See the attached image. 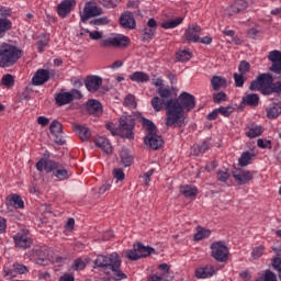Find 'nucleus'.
Here are the masks:
<instances>
[{
  "label": "nucleus",
  "instance_id": "f257e3e1",
  "mask_svg": "<svg viewBox=\"0 0 281 281\" xmlns=\"http://www.w3.org/2000/svg\"><path fill=\"white\" fill-rule=\"evenodd\" d=\"M154 87H158L156 95L151 99V106L156 113L164 111V108L167 111V124H180L181 117H183V108L179 103V99L172 98V90L170 88L164 87V79L157 78L151 80Z\"/></svg>",
  "mask_w": 281,
  "mask_h": 281
},
{
  "label": "nucleus",
  "instance_id": "f03ea898",
  "mask_svg": "<svg viewBox=\"0 0 281 281\" xmlns=\"http://www.w3.org/2000/svg\"><path fill=\"white\" fill-rule=\"evenodd\" d=\"M94 265L101 269H110L112 271V280L120 281L128 278L121 269L122 259L116 252L108 256H98V258L94 260Z\"/></svg>",
  "mask_w": 281,
  "mask_h": 281
},
{
  "label": "nucleus",
  "instance_id": "7ed1b4c3",
  "mask_svg": "<svg viewBox=\"0 0 281 281\" xmlns=\"http://www.w3.org/2000/svg\"><path fill=\"white\" fill-rule=\"evenodd\" d=\"M36 169L38 172H52L53 177L57 178V181H67V179H69V171L65 169L63 164L56 162L55 160H47L42 158L36 162Z\"/></svg>",
  "mask_w": 281,
  "mask_h": 281
},
{
  "label": "nucleus",
  "instance_id": "20e7f679",
  "mask_svg": "<svg viewBox=\"0 0 281 281\" xmlns=\"http://www.w3.org/2000/svg\"><path fill=\"white\" fill-rule=\"evenodd\" d=\"M177 100L182 109V117L180 120V123H173L171 125H168V116H167L166 126H175V128H181L186 126V111H192V109L196 106V102H195L194 95L188 92L180 93Z\"/></svg>",
  "mask_w": 281,
  "mask_h": 281
},
{
  "label": "nucleus",
  "instance_id": "39448f33",
  "mask_svg": "<svg viewBox=\"0 0 281 281\" xmlns=\"http://www.w3.org/2000/svg\"><path fill=\"white\" fill-rule=\"evenodd\" d=\"M23 56V52L13 45L2 46V53L0 56V67L5 69V67H12L15 63Z\"/></svg>",
  "mask_w": 281,
  "mask_h": 281
},
{
  "label": "nucleus",
  "instance_id": "423d86ee",
  "mask_svg": "<svg viewBox=\"0 0 281 281\" xmlns=\"http://www.w3.org/2000/svg\"><path fill=\"white\" fill-rule=\"evenodd\" d=\"M135 128V119L131 115H123L119 120V131L121 137L125 139H135V133L133 130Z\"/></svg>",
  "mask_w": 281,
  "mask_h": 281
},
{
  "label": "nucleus",
  "instance_id": "0eeeda50",
  "mask_svg": "<svg viewBox=\"0 0 281 281\" xmlns=\"http://www.w3.org/2000/svg\"><path fill=\"white\" fill-rule=\"evenodd\" d=\"M211 256L217 262H227L229 256V248L224 241H215L211 245Z\"/></svg>",
  "mask_w": 281,
  "mask_h": 281
},
{
  "label": "nucleus",
  "instance_id": "6e6552de",
  "mask_svg": "<svg viewBox=\"0 0 281 281\" xmlns=\"http://www.w3.org/2000/svg\"><path fill=\"white\" fill-rule=\"evenodd\" d=\"M274 77L271 74H261L259 75L256 80L251 81L249 86L250 91H260L262 93L263 89H267V87H271V83L273 82Z\"/></svg>",
  "mask_w": 281,
  "mask_h": 281
},
{
  "label": "nucleus",
  "instance_id": "1a4fd4ad",
  "mask_svg": "<svg viewBox=\"0 0 281 281\" xmlns=\"http://www.w3.org/2000/svg\"><path fill=\"white\" fill-rule=\"evenodd\" d=\"M131 41L125 35H112L100 42V47H128Z\"/></svg>",
  "mask_w": 281,
  "mask_h": 281
},
{
  "label": "nucleus",
  "instance_id": "9d476101",
  "mask_svg": "<svg viewBox=\"0 0 281 281\" xmlns=\"http://www.w3.org/2000/svg\"><path fill=\"white\" fill-rule=\"evenodd\" d=\"M103 14L102 8L98 5H93L90 2H87L82 14H80L81 23H86L89 19H93V16H100Z\"/></svg>",
  "mask_w": 281,
  "mask_h": 281
},
{
  "label": "nucleus",
  "instance_id": "9b49d317",
  "mask_svg": "<svg viewBox=\"0 0 281 281\" xmlns=\"http://www.w3.org/2000/svg\"><path fill=\"white\" fill-rule=\"evenodd\" d=\"M49 132L54 137L55 144H58L59 146H63L65 144V137L63 136V123L54 120L50 123Z\"/></svg>",
  "mask_w": 281,
  "mask_h": 281
},
{
  "label": "nucleus",
  "instance_id": "f8f14e48",
  "mask_svg": "<svg viewBox=\"0 0 281 281\" xmlns=\"http://www.w3.org/2000/svg\"><path fill=\"white\" fill-rule=\"evenodd\" d=\"M201 32H202L201 26H199L196 24H192V25L188 26V29L186 30L184 40L188 43H199L200 37H201Z\"/></svg>",
  "mask_w": 281,
  "mask_h": 281
},
{
  "label": "nucleus",
  "instance_id": "ddd939ff",
  "mask_svg": "<svg viewBox=\"0 0 281 281\" xmlns=\"http://www.w3.org/2000/svg\"><path fill=\"white\" fill-rule=\"evenodd\" d=\"M144 143L146 146H149L151 150H159V148L164 146V138L156 132L154 134H147L144 138Z\"/></svg>",
  "mask_w": 281,
  "mask_h": 281
},
{
  "label": "nucleus",
  "instance_id": "4468645a",
  "mask_svg": "<svg viewBox=\"0 0 281 281\" xmlns=\"http://www.w3.org/2000/svg\"><path fill=\"white\" fill-rule=\"evenodd\" d=\"M85 85L90 93H95V91H100V87H102V79L99 76L90 75L86 78Z\"/></svg>",
  "mask_w": 281,
  "mask_h": 281
},
{
  "label": "nucleus",
  "instance_id": "2eb2a0df",
  "mask_svg": "<svg viewBox=\"0 0 281 281\" xmlns=\"http://www.w3.org/2000/svg\"><path fill=\"white\" fill-rule=\"evenodd\" d=\"M76 5V0H63L58 5H57V14L61 19H66V16H69L71 14V8Z\"/></svg>",
  "mask_w": 281,
  "mask_h": 281
},
{
  "label": "nucleus",
  "instance_id": "dca6fc26",
  "mask_svg": "<svg viewBox=\"0 0 281 281\" xmlns=\"http://www.w3.org/2000/svg\"><path fill=\"white\" fill-rule=\"evenodd\" d=\"M49 80V70L38 69L32 78V82L35 87H41Z\"/></svg>",
  "mask_w": 281,
  "mask_h": 281
},
{
  "label": "nucleus",
  "instance_id": "f3484780",
  "mask_svg": "<svg viewBox=\"0 0 281 281\" xmlns=\"http://www.w3.org/2000/svg\"><path fill=\"white\" fill-rule=\"evenodd\" d=\"M233 177L235 181L238 182L239 186H245L246 183H249L254 179V175L251 171H233Z\"/></svg>",
  "mask_w": 281,
  "mask_h": 281
},
{
  "label": "nucleus",
  "instance_id": "a211bd4d",
  "mask_svg": "<svg viewBox=\"0 0 281 281\" xmlns=\"http://www.w3.org/2000/svg\"><path fill=\"white\" fill-rule=\"evenodd\" d=\"M214 273H216L214 266L207 265L195 270V278H198V280H205L206 278H212Z\"/></svg>",
  "mask_w": 281,
  "mask_h": 281
},
{
  "label": "nucleus",
  "instance_id": "6ab92c4d",
  "mask_svg": "<svg viewBox=\"0 0 281 281\" xmlns=\"http://www.w3.org/2000/svg\"><path fill=\"white\" fill-rule=\"evenodd\" d=\"M86 109L90 115H102V103L95 99H91L86 103Z\"/></svg>",
  "mask_w": 281,
  "mask_h": 281
},
{
  "label": "nucleus",
  "instance_id": "aec40b11",
  "mask_svg": "<svg viewBox=\"0 0 281 281\" xmlns=\"http://www.w3.org/2000/svg\"><path fill=\"white\" fill-rule=\"evenodd\" d=\"M272 249L276 257L271 259V267L277 271L279 280L281 281V248L273 247Z\"/></svg>",
  "mask_w": 281,
  "mask_h": 281
},
{
  "label": "nucleus",
  "instance_id": "412c9836",
  "mask_svg": "<svg viewBox=\"0 0 281 281\" xmlns=\"http://www.w3.org/2000/svg\"><path fill=\"white\" fill-rule=\"evenodd\" d=\"M262 133H265V128H262V126L251 123L247 126L246 137H249V139H255V137H260Z\"/></svg>",
  "mask_w": 281,
  "mask_h": 281
},
{
  "label": "nucleus",
  "instance_id": "4be33fe9",
  "mask_svg": "<svg viewBox=\"0 0 281 281\" xmlns=\"http://www.w3.org/2000/svg\"><path fill=\"white\" fill-rule=\"evenodd\" d=\"M120 23L122 27L135 30V18H133L131 12L123 13L120 18Z\"/></svg>",
  "mask_w": 281,
  "mask_h": 281
},
{
  "label": "nucleus",
  "instance_id": "5701e85b",
  "mask_svg": "<svg viewBox=\"0 0 281 281\" xmlns=\"http://www.w3.org/2000/svg\"><path fill=\"white\" fill-rule=\"evenodd\" d=\"M266 112L268 120H277L281 115V102L270 104Z\"/></svg>",
  "mask_w": 281,
  "mask_h": 281
},
{
  "label": "nucleus",
  "instance_id": "b1692460",
  "mask_svg": "<svg viewBox=\"0 0 281 281\" xmlns=\"http://www.w3.org/2000/svg\"><path fill=\"white\" fill-rule=\"evenodd\" d=\"M74 131L81 142H88L91 137V131L85 125H74Z\"/></svg>",
  "mask_w": 281,
  "mask_h": 281
},
{
  "label": "nucleus",
  "instance_id": "393cba45",
  "mask_svg": "<svg viewBox=\"0 0 281 281\" xmlns=\"http://www.w3.org/2000/svg\"><path fill=\"white\" fill-rule=\"evenodd\" d=\"M94 144L99 148H102L103 153H105L106 155H111V153H113V147L111 146V143L104 136L98 137L94 140Z\"/></svg>",
  "mask_w": 281,
  "mask_h": 281
},
{
  "label": "nucleus",
  "instance_id": "a878e982",
  "mask_svg": "<svg viewBox=\"0 0 281 281\" xmlns=\"http://www.w3.org/2000/svg\"><path fill=\"white\" fill-rule=\"evenodd\" d=\"M260 103V97L257 93L246 94L241 99L244 106H258Z\"/></svg>",
  "mask_w": 281,
  "mask_h": 281
},
{
  "label": "nucleus",
  "instance_id": "bb28decb",
  "mask_svg": "<svg viewBox=\"0 0 281 281\" xmlns=\"http://www.w3.org/2000/svg\"><path fill=\"white\" fill-rule=\"evenodd\" d=\"M132 82L144 83L150 81V76L144 71H135L128 76Z\"/></svg>",
  "mask_w": 281,
  "mask_h": 281
},
{
  "label": "nucleus",
  "instance_id": "cd10ccee",
  "mask_svg": "<svg viewBox=\"0 0 281 281\" xmlns=\"http://www.w3.org/2000/svg\"><path fill=\"white\" fill-rule=\"evenodd\" d=\"M120 157L121 164H123L125 168L133 166V161L135 160V158L133 157V154H131V150L123 148L120 153Z\"/></svg>",
  "mask_w": 281,
  "mask_h": 281
},
{
  "label": "nucleus",
  "instance_id": "c85d7f7f",
  "mask_svg": "<svg viewBox=\"0 0 281 281\" xmlns=\"http://www.w3.org/2000/svg\"><path fill=\"white\" fill-rule=\"evenodd\" d=\"M14 240H15V245L18 247H20L21 249H27V248L32 247V239H30V237H27V235L18 234L14 237Z\"/></svg>",
  "mask_w": 281,
  "mask_h": 281
},
{
  "label": "nucleus",
  "instance_id": "c756f323",
  "mask_svg": "<svg viewBox=\"0 0 281 281\" xmlns=\"http://www.w3.org/2000/svg\"><path fill=\"white\" fill-rule=\"evenodd\" d=\"M134 249L138 251L139 258H146L147 256H150V254L155 252V248L150 246H144L142 243L134 244Z\"/></svg>",
  "mask_w": 281,
  "mask_h": 281
},
{
  "label": "nucleus",
  "instance_id": "7c9ffc66",
  "mask_svg": "<svg viewBox=\"0 0 281 281\" xmlns=\"http://www.w3.org/2000/svg\"><path fill=\"white\" fill-rule=\"evenodd\" d=\"M11 203L16 207L18 210H23L25 207V203L23 202V199L19 194H11L7 198V205H11Z\"/></svg>",
  "mask_w": 281,
  "mask_h": 281
},
{
  "label": "nucleus",
  "instance_id": "2f4dec72",
  "mask_svg": "<svg viewBox=\"0 0 281 281\" xmlns=\"http://www.w3.org/2000/svg\"><path fill=\"white\" fill-rule=\"evenodd\" d=\"M272 93L281 95V81H272L269 87L262 89V95H272Z\"/></svg>",
  "mask_w": 281,
  "mask_h": 281
},
{
  "label": "nucleus",
  "instance_id": "473e14b6",
  "mask_svg": "<svg viewBox=\"0 0 281 281\" xmlns=\"http://www.w3.org/2000/svg\"><path fill=\"white\" fill-rule=\"evenodd\" d=\"M57 106H65V104H70L71 94L70 92H59L55 97Z\"/></svg>",
  "mask_w": 281,
  "mask_h": 281
},
{
  "label": "nucleus",
  "instance_id": "72a5a7b5",
  "mask_svg": "<svg viewBox=\"0 0 281 281\" xmlns=\"http://www.w3.org/2000/svg\"><path fill=\"white\" fill-rule=\"evenodd\" d=\"M211 85L214 91H218L223 89V87H227V79L221 76H213L211 79Z\"/></svg>",
  "mask_w": 281,
  "mask_h": 281
},
{
  "label": "nucleus",
  "instance_id": "f704fd0d",
  "mask_svg": "<svg viewBox=\"0 0 281 281\" xmlns=\"http://www.w3.org/2000/svg\"><path fill=\"white\" fill-rule=\"evenodd\" d=\"M248 8H249V2H247L246 0H236L231 7V10L233 14H238L239 12H244V10Z\"/></svg>",
  "mask_w": 281,
  "mask_h": 281
},
{
  "label": "nucleus",
  "instance_id": "c9c22d12",
  "mask_svg": "<svg viewBox=\"0 0 281 281\" xmlns=\"http://www.w3.org/2000/svg\"><path fill=\"white\" fill-rule=\"evenodd\" d=\"M12 30V21L8 18H0V38L5 36V32H10Z\"/></svg>",
  "mask_w": 281,
  "mask_h": 281
},
{
  "label": "nucleus",
  "instance_id": "e433bc0d",
  "mask_svg": "<svg viewBox=\"0 0 281 281\" xmlns=\"http://www.w3.org/2000/svg\"><path fill=\"white\" fill-rule=\"evenodd\" d=\"M211 234L212 231L198 226L196 233L194 234L193 238L196 243H199V240H203V238H210Z\"/></svg>",
  "mask_w": 281,
  "mask_h": 281
},
{
  "label": "nucleus",
  "instance_id": "4c0bfd02",
  "mask_svg": "<svg viewBox=\"0 0 281 281\" xmlns=\"http://www.w3.org/2000/svg\"><path fill=\"white\" fill-rule=\"evenodd\" d=\"M183 23V18H176L172 20H167L166 22L161 23V27L164 30H173V27H178V25H181Z\"/></svg>",
  "mask_w": 281,
  "mask_h": 281
},
{
  "label": "nucleus",
  "instance_id": "58836bf2",
  "mask_svg": "<svg viewBox=\"0 0 281 281\" xmlns=\"http://www.w3.org/2000/svg\"><path fill=\"white\" fill-rule=\"evenodd\" d=\"M180 192L187 199H192V196H196L199 191L196 190V187L184 186L180 188Z\"/></svg>",
  "mask_w": 281,
  "mask_h": 281
},
{
  "label": "nucleus",
  "instance_id": "ea45409f",
  "mask_svg": "<svg viewBox=\"0 0 281 281\" xmlns=\"http://www.w3.org/2000/svg\"><path fill=\"white\" fill-rule=\"evenodd\" d=\"M142 124H143L144 128H146L147 135H153V134L157 133V126H155V123H153V121L143 117Z\"/></svg>",
  "mask_w": 281,
  "mask_h": 281
},
{
  "label": "nucleus",
  "instance_id": "a19ab883",
  "mask_svg": "<svg viewBox=\"0 0 281 281\" xmlns=\"http://www.w3.org/2000/svg\"><path fill=\"white\" fill-rule=\"evenodd\" d=\"M254 155L249 151H244L241 156L238 159V164L241 168H245L246 166H249L251 164V158Z\"/></svg>",
  "mask_w": 281,
  "mask_h": 281
},
{
  "label": "nucleus",
  "instance_id": "79ce46f5",
  "mask_svg": "<svg viewBox=\"0 0 281 281\" xmlns=\"http://www.w3.org/2000/svg\"><path fill=\"white\" fill-rule=\"evenodd\" d=\"M256 281H278V276H276V272L267 269L261 277L256 279Z\"/></svg>",
  "mask_w": 281,
  "mask_h": 281
},
{
  "label": "nucleus",
  "instance_id": "37998d69",
  "mask_svg": "<svg viewBox=\"0 0 281 281\" xmlns=\"http://www.w3.org/2000/svg\"><path fill=\"white\" fill-rule=\"evenodd\" d=\"M1 85L7 89H12L14 87V77L10 74L4 75L1 79Z\"/></svg>",
  "mask_w": 281,
  "mask_h": 281
},
{
  "label": "nucleus",
  "instance_id": "c03bdc74",
  "mask_svg": "<svg viewBox=\"0 0 281 281\" xmlns=\"http://www.w3.org/2000/svg\"><path fill=\"white\" fill-rule=\"evenodd\" d=\"M210 149V144L207 142H203L202 145H194L193 153L194 155H203V153Z\"/></svg>",
  "mask_w": 281,
  "mask_h": 281
},
{
  "label": "nucleus",
  "instance_id": "a18cd8bd",
  "mask_svg": "<svg viewBox=\"0 0 281 281\" xmlns=\"http://www.w3.org/2000/svg\"><path fill=\"white\" fill-rule=\"evenodd\" d=\"M179 63H188L192 58V54L189 50H180L177 53Z\"/></svg>",
  "mask_w": 281,
  "mask_h": 281
},
{
  "label": "nucleus",
  "instance_id": "49530a36",
  "mask_svg": "<svg viewBox=\"0 0 281 281\" xmlns=\"http://www.w3.org/2000/svg\"><path fill=\"white\" fill-rule=\"evenodd\" d=\"M268 60L270 63L276 64V63H281V52L280 50H272L268 54Z\"/></svg>",
  "mask_w": 281,
  "mask_h": 281
},
{
  "label": "nucleus",
  "instance_id": "de8ad7c7",
  "mask_svg": "<svg viewBox=\"0 0 281 281\" xmlns=\"http://www.w3.org/2000/svg\"><path fill=\"white\" fill-rule=\"evenodd\" d=\"M269 71L276 75L274 80L281 78V61L272 64L271 67L269 68Z\"/></svg>",
  "mask_w": 281,
  "mask_h": 281
},
{
  "label": "nucleus",
  "instance_id": "09e8293b",
  "mask_svg": "<svg viewBox=\"0 0 281 281\" xmlns=\"http://www.w3.org/2000/svg\"><path fill=\"white\" fill-rule=\"evenodd\" d=\"M249 69H251V64L247 60H241L238 66V71L241 74V76H245V74H249Z\"/></svg>",
  "mask_w": 281,
  "mask_h": 281
},
{
  "label": "nucleus",
  "instance_id": "8fccbe9b",
  "mask_svg": "<svg viewBox=\"0 0 281 281\" xmlns=\"http://www.w3.org/2000/svg\"><path fill=\"white\" fill-rule=\"evenodd\" d=\"M251 256L255 260L265 256V246H257L252 249Z\"/></svg>",
  "mask_w": 281,
  "mask_h": 281
},
{
  "label": "nucleus",
  "instance_id": "3c124183",
  "mask_svg": "<svg viewBox=\"0 0 281 281\" xmlns=\"http://www.w3.org/2000/svg\"><path fill=\"white\" fill-rule=\"evenodd\" d=\"M227 100V94L223 91L213 94V102L215 104H221V102H225Z\"/></svg>",
  "mask_w": 281,
  "mask_h": 281
},
{
  "label": "nucleus",
  "instance_id": "603ef678",
  "mask_svg": "<svg viewBox=\"0 0 281 281\" xmlns=\"http://www.w3.org/2000/svg\"><path fill=\"white\" fill-rule=\"evenodd\" d=\"M125 106H130V109H135L137 106V102H135V95L127 94L124 100Z\"/></svg>",
  "mask_w": 281,
  "mask_h": 281
},
{
  "label": "nucleus",
  "instance_id": "864d4df0",
  "mask_svg": "<svg viewBox=\"0 0 281 281\" xmlns=\"http://www.w3.org/2000/svg\"><path fill=\"white\" fill-rule=\"evenodd\" d=\"M126 258H128V260H139V252L135 248V245L133 246V249L126 250Z\"/></svg>",
  "mask_w": 281,
  "mask_h": 281
},
{
  "label": "nucleus",
  "instance_id": "5fc2aeb1",
  "mask_svg": "<svg viewBox=\"0 0 281 281\" xmlns=\"http://www.w3.org/2000/svg\"><path fill=\"white\" fill-rule=\"evenodd\" d=\"M218 111H220L221 115H223L224 117H229V115H232V113H234V106H232V105L220 106Z\"/></svg>",
  "mask_w": 281,
  "mask_h": 281
},
{
  "label": "nucleus",
  "instance_id": "6e6d98bb",
  "mask_svg": "<svg viewBox=\"0 0 281 281\" xmlns=\"http://www.w3.org/2000/svg\"><path fill=\"white\" fill-rule=\"evenodd\" d=\"M105 128H106L108 131H110V133L113 135V137H115V136H120V137H121L120 127H116L115 124H113V123H106V124H105Z\"/></svg>",
  "mask_w": 281,
  "mask_h": 281
},
{
  "label": "nucleus",
  "instance_id": "4d7b16f0",
  "mask_svg": "<svg viewBox=\"0 0 281 281\" xmlns=\"http://www.w3.org/2000/svg\"><path fill=\"white\" fill-rule=\"evenodd\" d=\"M83 32H87V34H89L90 38L92 41H100V38H102V33L100 31H90L89 29H82Z\"/></svg>",
  "mask_w": 281,
  "mask_h": 281
},
{
  "label": "nucleus",
  "instance_id": "13d9d810",
  "mask_svg": "<svg viewBox=\"0 0 281 281\" xmlns=\"http://www.w3.org/2000/svg\"><path fill=\"white\" fill-rule=\"evenodd\" d=\"M233 78L235 80V87H243L245 85V77H244V75L235 72L233 75Z\"/></svg>",
  "mask_w": 281,
  "mask_h": 281
},
{
  "label": "nucleus",
  "instance_id": "bf43d9fd",
  "mask_svg": "<svg viewBox=\"0 0 281 281\" xmlns=\"http://www.w3.org/2000/svg\"><path fill=\"white\" fill-rule=\"evenodd\" d=\"M155 175V169H151L147 172H145L143 176H139L140 179H143L144 186H148L150 183V178Z\"/></svg>",
  "mask_w": 281,
  "mask_h": 281
},
{
  "label": "nucleus",
  "instance_id": "052dcab7",
  "mask_svg": "<svg viewBox=\"0 0 281 281\" xmlns=\"http://www.w3.org/2000/svg\"><path fill=\"white\" fill-rule=\"evenodd\" d=\"M48 43H49V38L47 37H43L37 42V49L40 54H43V52H45V47H47Z\"/></svg>",
  "mask_w": 281,
  "mask_h": 281
},
{
  "label": "nucleus",
  "instance_id": "680f3d73",
  "mask_svg": "<svg viewBox=\"0 0 281 281\" xmlns=\"http://www.w3.org/2000/svg\"><path fill=\"white\" fill-rule=\"evenodd\" d=\"M85 267H87V263H85V261L82 259H76L72 263V269L75 271H82V269H85Z\"/></svg>",
  "mask_w": 281,
  "mask_h": 281
},
{
  "label": "nucleus",
  "instance_id": "e2e57ef3",
  "mask_svg": "<svg viewBox=\"0 0 281 281\" xmlns=\"http://www.w3.org/2000/svg\"><path fill=\"white\" fill-rule=\"evenodd\" d=\"M90 25H109L108 18H97L90 21Z\"/></svg>",
  "mask_w": 281,
  "mask_h": 281
},
{
  "label": "nucleus",
  "instance_id": "0e129e2a",
  "mask_svg": "<svg viewBox=\"0 0 281 281\" xmlns=\"http://www.w3.org/2000/svg\"><path fill=\"white\" fill-rule=\"evenodd\" d=\"M155 29L151 27H145L144 29V41H150L153 36H155Z\"/></svg>",
  "mask_w": 281,
  "mask_h": 281
},
{
  "label": "nucleus",
  "instance_id": "69168bd1",
  "mask_svg": "<svg viewBox=\"0 0 281 281\" xmlns=\"http://www.w3.org/2000/svg\"><path fill=\"white\" fill-rule=\"evenodd\" d=\"M217 180L222 183L229 180V172L227 171H217Z\"/></svg>",
  "mask_w": 281,
  "mask_h": 281
},
{
  "label": "nucleus",
  "instance_id": "338daca9",
  "mask_svg": "<svg viewBox=\"0 0 281 281\" xmlns=\"http://www.w3.org/2000/svg\"><path fill=\"white\" fill-rule=\"evenodd\" d=\"M113 175H114V178L117 179V181H124L126 177L124 175V170H122L121 168L114 169Z\"/></svg>",
  "mask_w": 281,
  "mask_h": 281
},
{
  "label": "nucleus",
  "instance_id": "774afa93",
  "mask_svg": "<svg viewBox=\"0 0 281 281\" xmlns=\"http://www.w3.org/2000/svg\"><path fill=\"white\" fill-rule=\"evenodd\" d=\"M148 281H170V279L164 277V274L160 276V277L157 276V274H154V276H150V277L148 278Z\"/></svg>",
  "mask_w": 281,
  "mask_h": 281
}]
</instances>
